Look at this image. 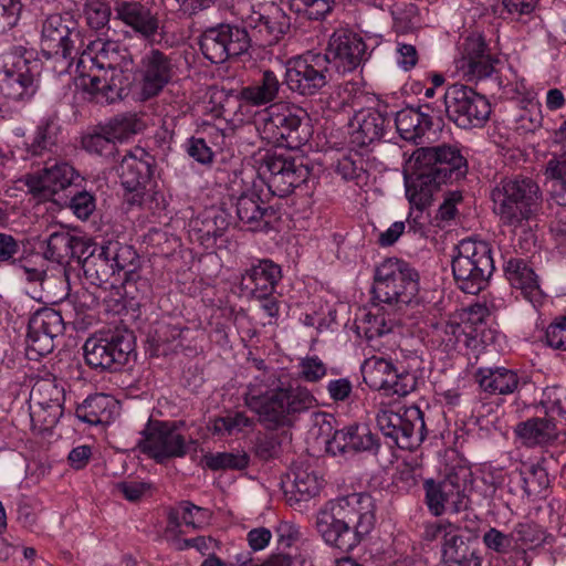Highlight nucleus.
<instances>
[{
    "label": "nucleus",
    "instance_id": "f257e3e1",
    "mask_svg": "<svg viewBox=\"0 0 566 566\" xmlns=\"http://www.w3.org/2000/svg\"><path fill=\"white\" fill-rule=\"evenodd\" d=\"M375 522L373 497L353 493L328 501L317 512L315 527L327 545L348 553L373 531Z\"/></svg>",
    "mask_w": 566,
    "mask_h": 566
},
{
    "label": "nucleus",
    "instance_id": "f03ea898",
    "mask_svg": "<svg viewBox=\"0 0 566 566\" xmlns=\"http://www.w3.org/2000/svg\"><path fill=\"white\" fill-rule=\"evenodd\" d=\"M244 405L266 429L293 424L296 415L315 406L311 391L302 386L283 385L274 373L255 376L243 394Z\"/></svg>",
    "mask_w": 566,
    "mask_h": 566
},
{
    "label": "nucleus",
    "instance_id": "7ed1b4c3",
    "mask_svg": "<svg viewBox=\"0 0 566 566\" xmlns=\"http://www.w3.org/2000/svg\"><path fill=\"white\" fill-rule=\"evenodd\" d=\"M92 50L93 67L88 74L81 75L78 86L97 103H113L122 97L124 71L132 65V56L116 41L97 40Z\"/></svg>",
    "mask_w": 566,
    "mask_h": 566
},
{
    "label": "nucleus",
    "instance_id": "20e7f679",
    "mask_svg": "<svg viewBox=\"0 0 566 566\" xmlns=\"http://www.w3.org/2000/svg\"><path fill=\"white\" fill-rule=\"evenodd\" d=\"M493 211L503 224L518 227L539 208V187L531 178H504L491 192Z\"/></svg>",
    "mask_w": 566,
    "mask_h": 566
},
{
    "label": "nucleus",
    "instance_id": "39448f33",
    "mask_svg": "<svg viewBox=\"0 0 566 566\" xmlns=\"http://www.w3.org/2000/svg\"><path fill=\"white\" fill-rule=\"evenodd\" d=\"M419 292V275L407 262L390 258L376 269L375 297L401 311L411 304Z\"/></svg>",
    "mask_w": 566,
    "mask_h": 566
},
{
    "label": "nucleus",
    "instance_id": "423d86ee",
    "mask_svg": "<svg viewBox=\"0 0 566 566\" xmlns=\"http://www.w3.org/2000/svg\"><path fill=\"white\" fill-rule=\"evenodd\" d=\"M452 260V273L460 290L478 294L489 282L494 262L491 247L485 241L462 240Z\"/></svg>",
    "mask_w": 566,
    "mask_h": 566
},
{
    "label": "nucleus",
    "instance_id": "0eeeda50",
    "mask_svg": "<svg viewBox=\"0 0 566 566\" xmlns=\"http://www.w3.org/2000/svg\"><path fill=\"white\" fill-rule=\"evenodd\" d=\"M135 338L132 332L114 329L98 332L87 338L83 349L84 357L93 368L119 370L134 353Z\"/></svg>",
    "mask_w": 566,
    "mask_h": 566
},
{
    "label": "nucleus",
    "instance_id": "6e6552de",
    "mask_svg": "<svg viewBox=\"0 0 566 566\" xmlns=\"http://www.w3.org/2000/svg\"><path fill=\"white\" fill-rule=\"evenodd\" d=\"M471 472L465 467L452 468L439 481L427 480L423 488L426 503L434 516L459 513L469 506V482Z\"/></svg>",
    "mask_w": 566,
    "mask_h": 566
},
{
    "label": "nucleus",
    "instance_id": "1a4fd4ad",
    "mask_svg": "<svg viewBox=\"0 0 566 566\" xmlns=\"http://www.w3.org/2000/svg\"><path fill=\"white\" fill-rule=\"evenodd\" d=\"M254 124L260 137L274 146L293 149L303 142L298 132L301 118L285 103H273L259 112Z\"/></svg>",
    "mask_w": 566,
    "mask_h": 566
},
{
    "label": "nucleus",
    "instance_id": "9d476101",
    "mask_svg": "<svg viewBox=\"0 0 566 566\" xmlns=\"http://www.w3.org/2000/svg\"><path fill=\"white\" fill-rule=\"evenodd\" d=\"M382 434L390 438L400 449H413L426 438L427 430L423 412L417 406L381 408L376 417Z\"/></svg>",
    "mask_w": 566,
    "mask_h": 566
},
{
    "label": "nucleus",
    "instance_id": "9b49d317",
    "mask_svg": "<svg viewBox=\"0 0 566 566\" xmlns=\"http://www.w3.org/2000/svg\"><path fill=\"white\" fill-rule=\"evenodd\" d=\"M78 41L76 21L70 14H50L42 22L41 51L48 57L61 62V73L72 65Z\"/></svg>",
    "mask_w": 566,
    "mask_h": 566
},
{
    "label": "nucleus",
    "instance_id": "f8f14e48",
    "mask_svg": "<svg viewBox=\"0 0 566 566\" xmlns=\"http://www.w3.org/2000/svg\"><path fill=\"white\" fill-rule=\"evenodd\" d=\"M332 80L333 72L322 53L308 51L286 62L285 83L292 92L302 96L319 93Z\"/></svg>",
    "mask_w": 566,
    "mask_h": 566
},
{
    "label": "nucleus",
    "instance_id": "ddd939ff",
    "mask_svg": "<svg viewBox=\"0 0 566 566\" xmlns=\"http://www.w3.org/2000/svg\"><path fill=\"white\" fill-rule=\"evenodd\" d=\"M443 98L448 117L461 128L482 126L491 114L489 101L461 84L448 87Z\"/></svg>",
    "mask_w": 566,
    "mask_h": 566
},
{
    "label": "nucleus",
    "instance_id": "4468645a",
    "mask_svg": "<svg viewBox=\"0 0 566 566\" xmlns=\"http://www.w3.org/2000/svg\"><path fill=\"white\" fill-rule=\"evenodd\" d=\"M36 62L15 52L0 56V93L11 101H25L35 93Z\"/></svg>",
    "mask_w": 566,
    "mask_h": 566
},
{
    "label": "nucleus",
    "instance_id": "2eb2a0df",
    "mask_svg": "<svg viewBox=\"0 0 566 566\" xmlns=\"http://www.w3.org/2000/svg\"><path fill=\"white\" fill-rule=\"evenodd\" d=\"M363 379L367 386L381 390L387 396L405 397L417 387L415 374L398 369L391 361L371 357L361 367Z\"/></svg>",
    "mask_w": 566,
    "mask_h": 566
},
{
    "label": "nucleus",
    "instance_id": "dca6fc26",
    "mask_svg": "<svg viewBox=\"0 0 566 566\" xmlns=\"http://www.w3.org/2000/svg\"><path fill=\"white\" fill-rule=\"evenodd\" d=\"M250 46L248 31L238 25L219 24L207 29L200 36V50L212 63H223L247 52Z\"/></svg>",
    "mask_w": 566,
    "mask_h": 566
},
{
    "label": "nucleus",
    "instance_id": "f3484780",
    "mask_svg": "<svg viewBox=\"0 0 566 566\" xmlns=\"http://www.w3.org/2000/svg\"><path fill=\"white\" fill-rule=\"evenodd\" d=\"M415 166L427 168L438 181L454 182L468 172L467 159L457 146L422 147L413 153Z\"/></svg>",
    "mask_w": 566,
    "mask_h": 566
},
{
    "label": "nucleus",
    "instance_id": "a211bd4d",
    "mask_svg": "<svg viewBox=\"0 0 566 566\" xmlns=\"http://www.w3.org/2000/svg\"><path fill=\"white\" fill-rule=\"evenodd\" d=\"M260 175L269 190L277 196H289L295 187L304 182L308 170L295 159L282 155H266L260 166Z\"/></svg>",
    "mask_w": 566,
    "mask_h": 566
},
{
    "label": "nucleus",
    "instance_id": "6ab92c4d",
    "mask_svg": "<svg viewBox=\"0 0 566 566\" xmlns=\"http://www.w3.org/2000/svg\"><path fill=\"white\" fill-rule=\"evenodd\" d=\"M244 21L262 46L277 43L290 29V18L274 2L252 7Z\"/></svg>",
    "mask_w": 566,
    "mask_h": 566
},
{
    "label": "nucleus",
    "instance_id": "aec40b11",
    "mask_svg": "<svg viewBox=\"0 0 566 566\" xmlns=\"http://www.w3.org/2000/svg\"><path fill=\"white\" fill-rule=\"evenodd\" d=\"M11 264L19 276L24 277L29 283L41 284L45 295L40 296L39 300L45 303H56L67 295L69 284L65 273L57 277L48 276L42 255L36 253L23 255L15 258Z\"/></svg>",
    "mask_w": 566,
    "mask_h": 566
},
{
    "label": "nucleus",
    "instance_id": "412c9836",
    "mask_svg": "<svg viewBox=\"0 0 566 566\" xmlns=\"http://www.w3.org/2000/svg\"><path fill=\"white\" fill-rule=\"evenodd\" d=\"M366 44L356 33L347 30L335 31L328 42L326 53L331 72L346 74L357 69L364 57Z\"/></svg>",
    "mask_w": 566,
    "mask_h": 566
},
{
    "label": "nucleus",
    "instance_id": "4be33fe9",
    "mask_svg": "<svg viewBox=\"0 0 566 566\" xmlns=\"http://www.w3.org/2000/svg\"><path fill=\"white\" fill-rule=\"evenodd\" d=\"M140 94L144 98L158 95L176 75L172 59L158 49H150L139 62Z\"/></svg>",
    "mask_w": 566,
    "mask_h": 566
},
{
    "label": "nucleus",
    "instance_id": "5701e85b",
    "mask_svg": "<svg viewBox=\"0 0 566 566\" xmlns=\"http://www.w3.org/2000/svg\"><path fill=\"white\" fill-rule=\"evenodd\" d=\"M115 20L129 28L138 38L153 42L163 28L158 12L135 0H117L114 4Z\"/></svg>",
    "mask_w": 566,
    "mask_h": 566
},
{
    "label": "nucleus",
    "instance_id": "b1692460",
    "mask_svg": "<svg viewBox=\"0 0 566 566\" xmlns=\"http://www.w3.org/2000/svg\"><path fill=\"white\" fill-rule=\"evenodd\" d=\"M144 453L163 461L168 458L184 457L187 453V440L175 424L157 422L146 432L139 442Z\"/></svg>",
    "mask_w": 566,
    "mask_h": 566
},
{
    "label": "nucleus",
    "instance_id": "393cba45",
    "mask_svg": "<svg viewBox=\"0 0 566 566\" xmlns=\"http://www.w3.org/2000/svg\"><path fill=\"white\" fill-rule=\"evenodd\" d=\"M64 331L61 314L53 308H41L30 318L27 343L30 352L44 356L54 348V338Z\"/></svg>",
    "mask_w": 566,
    "mask_h": 566
},
{
    "label": "nucleus",
    "instance_id": "a878e982",
    "mask_svg": "<svg viewBox=\"0 0 566 566\" xmlns=\"http://www.w3.org/2000/svg\"><path fill=\"white\" fill-rule=\"evenodd\" d=\"M495 62L480 33L469 34L460 44L457 67L468 80L478 81L489 77L494 71Z\"/></svg>",
    "mask_w": 566,
    "mask_h": 566
},
{
    "label": "nucleus",
    "instance_id": "bb28decb",
    "mask_svg": "<svg viewBox=\"0 0 566 566\" xmlns=\"http://www.w3.org/2000/svg\"><path fill=\"white\" fill-rule=\"evenodd\" d=\"M151 158L143 149L124 156L119 165L122 186L129 193L126 201L130 205L144 202V189L149 182L153 169Z\"/></svg>",
    "mask_w": 566,
    "mask_h": 566
},
{
    "label": "nucleus",
    "instance_id": "cd10ccee",
    "mask_svg": "<svg viewBox=\"0 0 566 566\" xmlns=\"http://www.w3.org/2000/svg\"><path fill=\"white\" fill-rule=\"evenodd\" d=\"M78 174L67 163H54L39 172L25 177L29 190L42 199H49L55 193L66 189L78 178Z\"/></svg>",
    "mask_w": 566,
    "mask_h": 566
},
{
    "label": "nucleus",
    "instance_id": "c85d7f7f",
    "mask_svg": "<svg viewBox=\"0 0 566 566\" xmlns=\"http://www.w3.org/2000/svg\"><path fill=\"white\" fill-rule=\"evenodd\" d=\"M480 389L491 396L518 394L528 384V377L504 366L480 367L474 374Z\"/></svg>",
    "mask_w": 566,
    "mask_h": 566
},
{
    "label": "nucleus",
    "instance_id": "c756f323",
    "mask_svg": "<svg viewBox=\"0 0 566 566\" xmlns=\"http://www.w3.org/2000/svg\"><path fill=\"white\" fill-rule=\"evenodd\" d=\"M281 279V266L270 259H262L242 273L240 286L250 297H264L274 293Z\"/></svg>",
    "mask_w": 566,
    "mask_h": 566
},
{
    "label": "nucleus",
    "instance_id": "7c9ffc66",
    "mask_svg": "<svg viewBox=\"0 0 566 566\" xmlns=\"http://www.w3.org/2000/svg\"><path fill=\"white\" fill-rule=\"evenodd\" d=\"M391 127V118L373 108L357 112L350 122V142L357 147H366L385 137Z\"/></svg>",
    "mask_w": 566,
    "mask_h": 566
},
{
    "label": "nucleus",
    "instance_id": "2f4dec72",
    "mask_svg": "<svg viewBox=\"0 0 566 566\" xmlns=\"http://www.w3.org/2000/svg\"><path fill=\"white\" fill-rule=\"evenodd\" d=\"M376 447V438L366 424H350L336 430L332 439L326 441V450L333 455L373 451Z\"/></svg>",
    "mask_w": 566,
    "mask_h": 566
},
{
    "label": "nucleus",
    "instance_id": "473e14b6",
    "mask_svg": "<svg viewBox=\"0 0 566 566\" xmlns=\"http://www.w3.org/2000/svg\"><path fill=\"white\" fill-rule=\"evenodd\" d=\"M441 556L448 566H482L476 544L464 537L459 527L448 536L446 543H442Z\"/></svg>",
    "mask_w": 566,
    "mask_h": 566
},
{
    "label": "nucleus",
    "instance_id": "72a5a7b5",
    "mask_svg": "<svg viewBox=\"0 0 566 566\" xmlns=\"http://www.w3.org/2000/svg\"><path fill=\"white\" fill-rule=\"evenodd\" d=\"M82 269L85 276L94 284H103L115 277L112 258L106 254V244L97 247L95 243L85 242L82 255Z\"/></svg>",
    "mask_w": 566,
    "mask_h": 566
},
{
    "label": "nucleus",
    "instance_id": "f704fd0d",
    "mask_svg": "<svg viewBox=\"0 0 566 566\" xmlns=\"http://www.w3.org/2000/svg\"><path fill=\"white\" fill-rule=\"evenodd\" d=\"M281 82L273 71L266 70L261 77L239 92L240 109L247 106L271 104L279 96Z\"/></svg>",
    "mask_w": 566,
    "mask_h": 566
},
{
    "label": "nucleus",
    "instance_id": "c9c22d12",
    "mask_svg": "<svg viewBox=\"0 0 566 566\" xmlns=\"http://www.w3.org/2000/svg\"><path fill=\"white\" fill-rule=\"evenodd\" d=\"M505 275L514 289L521 290L524 297L533 304L543 296L538 277L534 270L522 259H510L505 264Z\"/></svg>",
    "mask_w": 566,
    "mask_h": 566
},
{
    "label": "nucleus",
    "instance_id": "e433bc0d",
    "mask_svg": "<svg viewBox=\"0 0 566 566\" xmlns=\"http://www.w3.org/2000/svg\"><path fill=\"white\" fill-rule=\"evenodd\" d=\"M413 176L406 182V195L411 206L427 208L431 205L433 193L444 184L427 168L415 166Z\"/></svg>",
    "mask_w": 566,
    "mask_h": 566
},
{
    "label": "nucleus",
    "instance_id": "4c0bfd02",
    "mask_svg": "<svg viewBox=\"0 0 566 566\" xmlns=\"http://www.w3.org/2000/svg\"><path fill=\"white\" fill-rule=\"evenodd\" d=\"M515 434L526 447L544 446L557 437L556 426L549 418H531L520 422Z\"/></svg>",
    "mask_w": 566,
    "mask_h": 566
},
{
    "label": "nucleus",
    "instance_id": "58836bf2",
    "mask_svg": "<svg viewBox=\"0 0 566 566\" xmlns=\"http://www.w3.org/2000/svg\"><path fill=\"white\" fill-rule=\"evenodd\" d=\"M237 216L242 227L256 231L268 222L264 220L268 214V206L254 193H243L237 200Z\"/></svg>",
    "mask_w": 566,
    "mask_h": 566
},
{
    "label": "nucleus",
    "instance_id": "ea45409f",
    "mask_svg": "<svg viewBox=\"0 0 566 566\" xmlns=\"http://www.w3.org/2000/svg\"><path fill=\"white\" fill-rule=\"evenodd\" d=\"M255 424V420L244 411H230L222 417L214 418L209 430L219 437H238L251 433Z\"/></svg>",
    "mask_w": 566,
    "mask_h": 566
},
{
    "label": "nucleus",
    "instance_id": "a19ab883",
    "mask_svg": "<svg viewBox=\"0 0 566 566\" xmlns=\"http://www.w3.org/2000/svg\"><path fill=\"white\" fill-rule=\"evenodd\" d=\"M395 126L402 139L417 143L430 128L431 119L419 111L405 108L396 114Z\"/></svg>",
    "mask_w": 566,
    "mask_h": 566
},
{
    "label": "nucleus",
    "instance_id": "79ce46f5",
    "mask_svg": "<svg viewBox=\"0 0 566 566\" xmlns=\"http://www.w3.org/2000/svg\"><path fill=\"white\" fill-rule=\"evenodd\" d=\"M114 400L103 394L86 398L75 411L76 417L88 424L107 423L112 419Z\"/></svg>",
    "mask_w": 566,
    "mask_h": 566
},
{
    "label": "nucleus",
    "instance_id": "37998d69",
    "mask_svg": "<svg viewBox=\"0 0 566 566\" xmlns=\"http://www.w3.org/2000/svg\"><path fill=\"white\" fill-rule=\"evenodd\" d=\"M85 241L67 231H56L46 240L43 258L56 263H63L75 255V250L83 248Z\"/></svg>",
    "mask_w": 566,
    "mask_h": 566
},
{
    "label": "nucleus",
    "instance_id": "c03bdc74",
    "mask_svg": "<svg viewBox=\"0 0 566 566\" xmlns=\"http://www.w3.org/2000/svg\"><path fill=\"white\" fill-rule=\"evenodd\" d=\"M106 254L112 258V264L115 270V276L124 273L123 282L127 283L137 268L138 255L133 247L122 244L118 241H108L106 243Z\"/></svg>",
    "mask_w": 566,
    "mask_h": 566
},
{
    "label": "nucleus",
    "instance_id": "a18cd8bd",
    "mask_svg": "<svg viewBox=\"0 0 566 566\" xmlns=\"http://www.w3.org/2000/svg\"><path fill=\"white\" fill-rule=\"evenodd\" d=\"M488 314V310L482 305H473L470 306L465 312L463 319V325L457 322H448L443 326V342H446L447 346L454 347L459 342H461V337L464 336L467 338L468 332L467 328H471V325L482 324Z\"/></svg>",
    "mask_w": 566,
    "mask_h": 566
},
{
    "label": "nucleus",
    "instance_id": "49530a36",
    "mask_svg": "<svg viewBox=\"0 0 566 566\" xmlns=\"http://www.w3.org/2000/svg\"><path fill=\"white\" fill-rule=\"evenodd\" d=\"M400 321L396 317H387L381 311L365 313L357 324V333L371 340L395 331L399 327Z\"/></svg>",
    "mask_w": 566,
    "mask_h": 566
},
{
    "label": "nucleus",
    "instance_id": "de8ad7c7",
    "mask_svg": "<svg viewBox=\"0 0 566 566\" xmlns=\"http://www.w3.org/2000/svg\"><path fill=\"white\" fill-rule=\"evenodd\" d=\"M513 474L527 496L538 495L548 485L547 472L538 463L523 462Z\"/></svg>",
    "mask_w": 566,
    "mask_h": 566
},
{
    "label": "nucleus",
    "instance_id": "09e8293b",
    "mask_svg": "<svg viewBox=\"0 0 566 566\" xmlns=\"http://www.w3.org/2000/svg\"><path fill=\"white\" fill-rule=\"evenodd\" d=\"M292 493L297 501H307L316 496L323 485V479L308 467H297L293 473Z\"/></svg>",
    "mask_w": 566,
    "mask_h": 566
},
{
    "label": "nucleus",
    "instance_id": "8fccbe9b",
    "mask_svg": "<svg viewBox=\"0 0 566 566\" xmlns=\"http://www.w3.org/2000/svg\"><path fill=\"white\" fill-rule=\"evenodd\" d=\"M64 389L51 380L38 381L30 394V405L63 408Z\"/></svg>",
    "mask_w": 566,
    "mask_h": 566
},
{
    "label": "nucleus",
    "instance_id": "3c124183",
    "mask_svg": "<svg viewBox=\"0 0 566 566\" xmlns=\"http://www.w3.org/2000/svg\"><path fill=\"white\" fill-rule=\"evenodd\" d=\"M59 126L52 119L41 122L29 146L32 155L40 156L45 151H51L57 144Z\"/></svg>",
    "mask_w": 566,
    "mask_h": 566
},
{
    "label": "nucleus",
    "instance_id": "603ef678",
    "mask_svg": "<svg viewBox=\"0 0 566 566\" xmlns=\"http://www.w3.org/2000/svg\"><path fill=\"white\" fill-rule=\"evenodd\" d=\"M205 462L213 471L242 470L249 464V455L244 451L217 452L206 455Z\"/></svg>",
    "mask_w": 566,
    "mask_h": 566
},
{
    "label": "nucleus",
    "instance_id": "864d4df0",
    "mask_svg": "<svg viewBox=\"0 0 566 566\" xmlns=\"http://www.w3.org/2000/svg\"><path fill=\"white\" fill-rule=\"evenodd\" d=\"M84 15L90 29L98 32L109 30L112 9L105 1L87 0L84 6Z\"/></svg>",
    "mask_w": 566,
    "mask_h": 566
},
{
    "label": "nucleus",
    "instance_id": "5fc2aeb1",
    "mask_svg": "<svg viewBox=\"0 0 566 566\" xmlns=\"http://www.w3.org/2000/svg\"><path fill=\"white\" fill-rule=\"evenodd\" d=\"M541 405L549 419L559 417L566 420V389L560 386H549L543 391Z\"/></svg>",
    "mask_w": 566,
    "mask_h": 566
},
{
    "label": "nucleus",
    "instance_id": "6e6d98bb",
    "mask_svg": "<svg viewBox=\"0 0 566 566\" xmlns=\"http://www.w3.org/2000/svg\"><path fill=\"white\" fill-rule=\"evenodd\" d=\"M513 541L521 547H536L544 542L545 532L535 523H518L511 533Z\"/></svg>",
    "mask_w": 566,
    "mask_h": 566
},
{
    "label": "nucleus",
    "instance_id": "4d7b16f0",
    "mask_svg": "<svg viewBox=\"0 0 566 566\" xmlns=\"http://www.w3.org/2000/svg\"><path fill=\"white\" fill-rule=\"evenodd\" d=\"M296 12L310 20H322L332 12L335 0H290Z\"/></svg>",
    "mask_w": 566,
    "mask_h": 566
},
{
    "label": "nucleus",
    "instance_id": "13d9d810",
    "mask_svg": "<svg viewBox=\"0 0 566 566\" xmlns=\"http://www.w3.org/2000/svg\"><path fill=\"white\" fill-rule=\"evenodd\" d=\"M63 415V408L56 406L30 405V417L34 427L39 430H48L54 427Z\"/></svg>",
    "mask_w": 566,
    "mask_h": 566
},
{
    "label": "nucleus",
    "instance_id": "bf43d9fd",
    "mask_svg": "<svg viewBox=\"0 0 566 566\" xmlns=\"http://www.w3.org/2000/svg\"><path fill=\"white\" fill-rule=\"evenodd\" d=\"M82 145L88 153L101 156L112 155L115 149V143L104 127L98 133L83 137Z\"/></svg>",
    "mask_w": 566,
    "mask_h": 566
},
{
    "label": "nucleus",
    "instance_id": "052dcab7",
    "mask_svg": "<svg viewBox=\"0 0 566 566\" xmlns=\"http://www.w3.org/2000/svg\"><path fill=\"white\" fill-rule=\"evenodd\" d=\"M177 513L180 515L184 524L193 528L201 527L210 517L209 510L197 506L190 502H181Z\"/></svg>",
    "mask_w": 566,
    "mask_h": 566
},
{
    "label": "nucleus",
    "instance_id": "680f3d73",
    "mask_svg": "<svg viewBox=\"0 0 566 566\" xmlns=\"http://www.w3.org/2000/svg\"><path fill=\"white\" fill-rule=\"evenodd\" d=\"M300 377L308 382H316L327 374V367L317 356H306L298 364Z\"/></svg>",
    "mask_w": 566,
    "mask_h": 566
},
{
    "label": "nucleus",
    "instance_id": "e2e57ef3",
    "mask_svg": "<svg viewBox=\"0 0 566 566\" xmlns=\"http://www.w3.org/2000/svg\"><path fill=\"white\" fill-rule=\"evenodd\" d=\"M21 0H0V32L13 28L21 15Z\"/></svg>",
    "mask_w": 566,
    "mask_h": 566
},
{
    "label": "nucleus",
    "instance_id": "0e129e2a",
    "mask_svg": "<svg viewBox=\"0 0 566 566\" xmlns=\"http://www.w3.org/2000/svg\"><path fill=\"white\" fill-rule=\"evenodd\" d=\"M70 208L78 219L86 220L96 208L95 198L87 191H80L72 197Z\"/></svg>",
    "mask_w": 566,
    "mask_h": 566
},
{
    "label": "nucleus",
    "instance_id": "69168bd1",
    "mask_svg": "<svg viewBox=\"0 0 566 566\" xmlns=\"http://www.w3.org/2000/svg\"><path fill=\"white\" fill-rule=\"evenodd\" d=\"M548 346L559 350H566V316L551 323L545 333Z\"/></svg>",
    "mask_w": 566,
    "mask_h": 566
},
{
    "label": "nucleus",
    "instance_id": "338daca9",
    "mask_svg": "<svg viewBox=\"0 0 566 566\" xmlns=\"http://www.w3.org/2000/svg\"><path fill=\"white\" fill-rule=\"evenodd\" d=\"M187 154L201 165L213 161V151L203 138L191 137L186 144Z\"/></svg>",
    "mask_w": 566,
    "mask_h": 566
},
{
    "label": "nucleus",
    "instance_id": "774afa93",
    "mask_svg": "<svg viewBox=\"0 0 566 566\" xmlns=\"http://www.w3.org/2000/svg\"><path fill=\"white\" fill-rule=\"evenodd\" d=\"M482 539L489 549L501 554L510 551L513 541L511 534H504L494 527L485 532Z\"/></svg>",
    "mask_w": 566,
    "mask_h": 566
}]
</instances>
